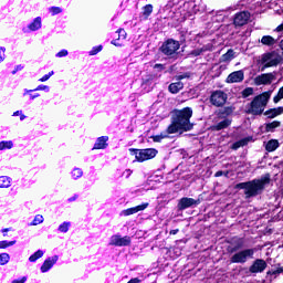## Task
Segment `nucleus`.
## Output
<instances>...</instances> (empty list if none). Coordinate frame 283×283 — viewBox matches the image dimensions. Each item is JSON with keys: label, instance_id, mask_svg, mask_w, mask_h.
Listing matches in <instances>:
<instances>
[{"label": "nucleus", "instance_id": "obj_1", "mask_svg": "<svg viewBox=\"0 0 283 283\" xmlns=\"http://www.w3.org/2000/svg\"><path fill=\"white\" fill-rule=\"evenodd\" d=\"M191 116H193V109L191 107L174 109L171 113V123L167 127L166 134L191 132L193 129V124H191Z\"/></svg>", "mask_w": 283, "mask_h": 283}, {"label": "nucleus", "instance_id": "obj_2", "mask_svg": "<svg viewBox=\"0 0 283 283\" xmlns=\"http://www.w3.org/2000/svg\"><path fill=\"white\" fill-rule=\"evenodd\" d=\"M271 182V175H265L260 179H253L247 182L237 184L235 189H243L245 198H255V196H260L266 185Z\"/></svg>", "mask_w": 283, "mask_h": 283}, {"label": "nucleus", "instance_id": "obj_3", "mask_svg": "<svg viewBox=\"0 0 283 283\" xmlns=\"http://www.w3.org/2000/svg\"><path fill=\"white\" fill-rule=\"evenodd\" d=\"M271 94H273V91H266L255 96L248 105V114H252L253 116H260L263 114L266 105L269 104V99L271 98Z\"/></svg>", "mask_w": 283, "mask_h": 283}, {"label": "nucleus", "instance_id": "obj_4", "mask_svg": "<svg viewBox=\"0 0 283 283\" xmlns=\"http://www.w3.org/2000/svg\"><path fill=\"white\" fill-rule=\"evenodd\" d=\"M255 255V249L250 248V249H243L240 250L239 252L234 253L230 262L232 264H247L249 260H253V256Z\"/></svg>", "mask_w": 283, "mask_h": 283}, {"label": "nucleus", "instance_id": "obj_5", "mask_svg": "<svg viewBox=\"0 0 283 283\" xmlns=\"http://www.w3.org/2000/svg\"><path fill=\"white\" fill-rule=\"evenodd\" d=\"M178 50H180V42L174 39H168L160 46V52L170 59L178 56Z\"/></svg>", "mask_w": 283, "mask_h": 283}, {"label": "nucleus", "instance_id": "obj_6", "mask_svg": "<svg viewBox=\"0 0 283 283\" xmlns=\"http://www.w3.org/2000/svg\"><path fill=\"white\" fill-rule=\"evenodd\" d=\"M130 154L135 156L138 163H145V160H151V158H156L158 150L156 148H146V149H136L130 148Z\"/></svg>", "mask_w": 283, "mask_h": 283}, {"label": "nucleus", "instance_id": "obj_7", "mask_svg": "<svg viewBox=\"0 0 283 283\" xmlns=\"http://www.w3.org/2000/svg\"><path fill=\"white\" fill-rule=\"evenodd\" d=\"M282 57L280 54L275 52L265 53L261 56V72H264L266 67H275V65H280Z\"/></svg>", "mask_w": 283, "mask_h": 283}, {"label": "nucleus", "instance_id": "obj_8", "mask_svg": "<svg viewBox=\"0 0 283 283\" xmlns=\"http://www.w3.org/2000/svg\"><path fill=\"white\" fill-rule=\"evenodd\" d=\"M129 244H132V237L129 235L120 237V234H114L111 237V247H129Z\"/></svg>", "mask_w": 283, "mask_h": 283}, {"label": "nucleus", "instance_id": "obj_9", "mask_svg": "<svg viewBox=\"0 0 283 283\" xmlns=\"http://www.w3.org/2000/svg\"><path fill=\"white\" fill-rule=\"evenodd\" d=\"M227 94L222 91H214L210 96V103L214 107H222L227 103Z\"/></svg>", "mask_w": 283, "mask_h": 283}, {"label": "nucleus", "instance_id": "obj_10", "mask_svg": "<svg viewBox=\"0 0 283 283\" xmlns=\"http://www.w3.org/2000/svg\"><path fill=\"white\" fill-rule=\"evenodd\" d=\"M277 78L275 73H263L254 78L255 85H271Z\"/></svg>", "mask_w": 283, "mask_h": 283}, {"label": "nucleus", "instance_id": "obj_11", "mask_svg": "<svg viewBox=\"0 0 283 283\" xmlns=\"http://www.w3.org/2000/svg\"><path fill=\"white\" fill-rule=\"evenodd\" d=\"M198 205H200V199L196 200L193 198L184 197L179 200L177 208L179 211H185V209L198 207Z\"/></svg>", "mask_w": 283, "mask_h": 283}, {"label": "nucleus", "instance_id": "obj_12", "mask_svg": "<svg viewBox=\"0 0 283 283\" xmlns=\"http://www.w3.org/2000/svg\"><path fill=\"white\" fill-rule=\"evenodd\" d=\"M251 19V13L249 11H241L234 15L233 23L238 28H242V25H247L249 20Z\"/></svg>", "mask_w": 283, "mask_h": 283}, {"label": "nucleus", "instance_id": "obj_13", "mask_svg": "<svg viewBox=\"0 0 283 283\" xmlns=\"http://www.w3.org/2000/svg\"><path fill=\"white\" fill-rule=\"evenodd\" d=\"M266 261H264L263 259H256L249 268V271L250 273H264V271H266Z\"/></svg>", "mask_w": 283, "mask_h": 283}, {"label": "nucleus", "instance_id": "obj_14", "mask_svg": "<svg viewBox=\"0 0 283 283\" xmlns=\"http://www.w3.org/2000/svg\"><path fill=\"white\" fill-rule=\"evenodd\" d=\"M244 81V71H235L228 75L226 83H242Z\"/></svg>", "mask_w": 283, "mask_h": 283}, {"label": "nucleus", "instance_id": "obj_15", "mask_svg": "<svg viewBox=\"0 0 283 283\" xmlns=\"http://www.w3.org/2000/svg\"><path fill=\"white\" fill-rule=\"evenodd\" d=\"M56 262H59V255L46 259L41 265V272L48 273V271H50V269H52V266H54Z\"/></svg>", "mask_w": 283, "mask_h": 283}, {"label": "nucleus", "instance_id": "obj_16", "mask_svg": "<svg viewBox=\"0 0 283 283\" xmlns=\"http://www.w3.org/2000/svg\"><path fill=\"white\" fill-rule=\"evenodd\" d=\"M148 207H149V203L145 202L139 206L123 210L122 213L123 216H134V213H138V211H145V209H147Z\"/></svg>", "mask_w": 283, "mask_h": 283}, {"label": "nucleus", "instance_id": "obj_17", "mask_svg": "<svg viewBox=\"0 0 283 283\" xmlns=\"http://www.w3.org/2000/svg\"><path fill=\"white\" fill-rule=\"evenodd\" d=\"M109 140L108 136L98 137L94 144L93 149H107V142Z\"/></svg>", "mask_w": 283, "mask_h": 283}, {"label": "nucleus", "instance_id": "obj_18", "mask_svg": "<svg viewBox=\"0 0 283 283\" xmlns=\"http://www.w3.org/2000/svg\"><path fill=\"white\" fill-rule=\"evenodd\" d=\"M281 114H283V106H279L276 108L268 109L264 113V116H266L268 118H276V116H281Z\"/></svg>", "mask_w": 283, "mask_h": 283}, {"label": "nucleus", "instance_id": "obj_19", "mask_svg": "<svg viewBox=\"0 0 283 283\" xmlns=\"http://www.w3.org/2000/svg\"><path fill=\"white\" fill-rule=\"evenodd\" d=\"M260 43H262V45H266L268 48H273V45L277 43V40L271 35H263Z\"/></svg>", "mask_w": 283, "mask_h": 283}, {"label": "nucleus", "instance_id": "obj_20", "mask_svg": "<svg viewBox=\"0 0 283 283\" xmlns=\"http://www.w3.org/2000/svg\"><path fill=\"white\" fill-rule=\"evenodd\" d=\"M184 87L185 84L182 82H175L168 86V92H170V94H178V92H180V90H184Z\"/></svg>", "mask_w": 283, "mask_h": 283}, {"label": "nucleus", "instance_id": "obj_21", "mask_svg": "<svg viewBox=\"0 0 283 283\" xmlns=\"http://www.w3.org/2000/svg\"><path fill=\"white\" fill-rule=\"evenodd\" d=\"M230 125H231L230 119H223L219 122L217 125L212 126V129H214V132H220L222 129H227V127H229Z\"/></svg>", "mask_w": 283, "mask_h": 283}, {"label": "nucleus", "instance_id": "obj_22", "mask_svg": "<svg viewBox=\"0 0 283 283\" xmlns=\"http://www.w3.org/2000/svg\"><path fill=\"white\" fill-rule=\"evenodd\" d=\"M277 147H280V142H277V139H271L265 144V149L270 153L275 151Z\"/></svg>", "mask_w": 283, "mask_h": 283}, {"label": "nucleus", "instance_id": "obj_23", "mask_svg": "<svg viewBox=\"0 0 283 283\" xmlns=\"http://www.w3.org/2000/svg\"><path fill=\"white\" fill-rule=\"evenodd\" d=\"M233 59H235V52L232 49H229L228 52L221 56L223 63L233 61Z\"/></svg>", "mask_w": 283, "mask_h": 283}, {"label": "nucleus", "instance_id": "obj_24", "mask_svg": "<svg viewBox=\"0 0 283 283\" xmlns=\"http://www.w3.org/2000/svg\"><path fill=\"white\" fill-rule=\"evenodd\" d=\"M29 30L35 32V30H41V17L35 18L30 24Z\"/></svg>", "mask_w": 283, "mask_h": 283}, {"label": "nucleus", "instance_id": "obj_25", "mask_svg": "<svg viewBox=\"0 0 283 283\" xmlns=\"http://www.w3.org/2000/svg\"><path fill=\"white\" fill-rule=\"evenodd\" d=\"M12 182V179L8 176L0 177V189H8Z\"/></svg>", "mask_w": 283, "mask_h": 283}, {"label": "nucleus", "instance_id": "obj_26", "mask_svg": "<svg viewBox=\"0 0 283 283\" xmlns=\"http://www.w3.org/2000/svg\"><path fill=\"white\" fill-rule=\"evenodd\" d=\"M280 125H282V123L274 120L272 123H268L265 124V132H275V129H277V127H280Z\"/></svg>", "mask_w": 283, "mask_h": 283}, {"label": "nucleus", "instance_id": "obj_27", "mask_svg": "<svg viewBox=\"0 0 283 283\" xmlns=\"http://www.w3.org/2000/svg\"><path fill=\"white\" fill-rule=\"evenodd\" d=\"M151 12H154V6L146 4L143 7V15L148 19L151 15Z\"/></svg>", "mask_w": 283, "mask_h": 283}, {"label": "nucleus", "instance_id": "obj_28", "mask_svg": "<svg viewBox=\"0 0 283 283\" xmlns=\"http://www.w3.org/2000/svg\"><path fill=\"white\" fill-rule=\"evenodd\" d=\"M209 50V48L207 46H202L200 49H195L190 52V56H200V54H202L203 52H207Z\"/></svg>", "mask_w": 283, "mask_h": 283}, {"label": "nucleus", "instance_id": "obj_29", "mask_svg": "<svg viewBox=\"0 0 283 283\" xmlns=\"http://www.w3.org/2000/svg\"><path fill=\"white\" fill-rule=\"evenodd\" d=\"M12 147H14L12 140L0 142V151H3V149H12Z\"/></svg>", "mask_w": 283, "mask_h": 283}, {"label": "nucleus", "instance_id": "obj_30", "mask_svg": "<svg viewBox=\"0 0 283 283\" xmlns=\"http://www.w3.org/2000/svg\"><path fill=\"white\" fill-rule=\"evenodd\" d=\"M10 262V254L1 253L0 254V266H6Z\"/></svg>", "mask_w": 283, "mask_h": 283}, {"label": "nucleus", "instance_id": "obj_31", "mask_svg": "<svg viewBox=\"0 0 283 283\" xmlns=\"http://www.w3.org/2000/svg\"><path fill=\"white\" fill-rule=\"evenodd\" d=\"M41 91L50 92V86H48V85H39V86H38L36 88H34V90L25 91L24 94H30V92H41Z\"/></svg>", "mask_w": 283, "mask_h": 283}, {"label": "nucleus", "instance_id": "obj_32", "mask_svg": "<svg viewBox=\"0 0 283 283\" xmlns=\"http://www.w3.org/2000/svg\"><path fill=\"white\" fill-rule=\"evenodd\" d=\"M83 176V170L81 168H74L72 171V178L78 180Z\"/></svg>", "mask_w": 283, "mask_h": 283}, {"label": "nucleus", "instance_id": "obj_33", "mask_svg": "<svg viewBox=\"0 0 283 283\" xmlns=\"http://www.w3.org/2000/svg\"><path fill=\"white\" fill-rule=\"evenodd\" d=\"M43 255V251L42 250H38L34 254H32L29 258V262H36V260H40V258Z\"/></svg>", "mask_w": 283, "mask_h": 283}, {"label": "nucleus", "instance_id": "obj_34", "mask_svg": "<svg viewBox=\"0 0 283 283\" xmlns=\"http://www.w3.org/2000/svg\"><path fill=\"white\" fill-rule=\"evenodd\" d=\"M43 220H44V219H43V216L36 214V216L34 217L33 221L31 222V227H36V226H39V224H42Z\"/></svg>", "mask_w": 283, "mask_h": 283}, {"label": "nucleus", "instance_id": "obj_35", "mask_svg": "<svg viewBox=\"0 0 283 283\" xmlns=\"http://www.w3.org/2000/svg\"><path fill=\"white\" fill-rule=\"evenodd\" d=\"M283 99V86L279 88L277 94L273 97V103L277 104Z\"/></svg>", "mask_w": 283, "mask_h": 283}, {"label": "nucleus", "instance_id": "obj_36", "mask_svg": "<svg viewBox=\"0 0 283 283\" xmlns=\"http://www.w3.org/2000/svg\"><path fill=\"white\" fill-rule=\"evenodd\" d=\"M17 241H0V249H8V247H14Z\"/></svg>", "mask_w": 283, "mask_h": 283}, {"label": "nucleus", "instance_id": "obj_37", "mask_svg": "<svg viewBox=\"0 0 283 283\" xmlns=\"http://www.w3.org/2000/svg\"><path fill=\"white\" fill-rule=\"evenodd\" d=\"M59 231H61V233H67V231H70V222H63L60 224Z\"/></svg>", "mask_w": 283, "mask_h": 283}, {"label": "nucleus", "instance_id": "obj_38", "mask_svg": "<svg viewBox=\"0 0 283 283\" xmlns=\"http://www.w3.org/2000/svg\"><path fill=\"white\" fill-rule=\"evenodd\" d=\"M243 98H249V96H253V87H247L242 91Z\"/></svg>", "mask_w": 283, "mask_h": 283}, {"label": "nucleus", "instance_id": "obj_39", "mask_svg": "<svg viewBox=\"0 0 283 283\" xmlns=\"http://www.w3.org/2000/svg\"><path fill=\"white\" fill-rule=\"evenodd\" d=\"M49 12L52 13V15H56V14H61V12H63V9H61L60 7H51L49 9Z\"/></svg>", "mask_w": 283, "mask_h": 283}, {"label": "nucleus", "instance_id": "obj_40", "mask_svg": "<svg viewBox=\"0 0 283 283\" xmlns=\"http://www.w3.org/2000/svg\"><path fill=\"white\" fill-rule=\"evenodd\" d=\"M167 137H168L167 134L155 135V136H153V140H154V143H160L163 139H165Z\"/></svg>", "mask_w": 283, "mask_h": 283}, {"label": "nucleus", "instance_id": "obj_41", "mask_svg": "<svg viewBox=\"0 0 283 283\" xmlns=\"http://www.w3.org/2000/svg\"><path fill=\"white\" fill-rule=\"evenodd\" d=\"M51 76H54V71H51L48 74L43 75L39 81L40 83H45V81H50Z\"/></svg>", "mask_w": 283, "mask_h": 283}, {"label": "nucleus", "instance_id": "obj_42", "mask_svg": "<svg viewBox=\"0 0 283 283\" xmlns=\"http://www.w3.org/2000/svg\"><path fill=\"white\" fill-rule=\"evenodd\" d=\"M101 50H103V45L94 46V48L90 51V55H91V56H94V55L98 54V52H101Z\"/></svg>", "mask_w": 283, "mask_h": 283}, {"label": "nucleus", "instance_id": "obj_43", "mask_svg": "<svg viewBox=\"0 0 283 283\" xmlns=\"http://www.w3.org/2000/svg\"><path fill=\"white\" fill-rule=\"evenodd\" d=\"M117 33H118V38H117L118 40L127 39V32L125 31V29H118Z\"/></svg>", "mask_w": 283, "mask_h": 283}, {"label": "nucleus", "instance_id": "obj_44", "mask_svg": "<svg viewBox=\"0 0 283 283\" xmlns=\"http://www.w3.org/2000/svg\"><path fill=\"white\" fill-rule=\"evenodd\" d=\"M6 61V48L0 46V63Z\"/></svg>", "mask_w": 283, "mask_h": 283}, {"label": "nucleus", "instance_id": "obj_45", "mask_svg": "<svg viewBox=\"0 0 283 283\" xmlns=\"http://www.w3.org/2000/svg\"><path fill=\"white\" fill-rule=\"evenodd\" d=\"M57 59H63V56H67V50L63 49L56 53Z\"/></svg>", "mask_w": 283, "mask_h": 283}, {"label": "nucleus", "instance_id": "obj_46", "mask_svg": "<svg viewBox=\"0 0 283 283\" xmlns=\"http://www.w3.org/2000/svg\"><path fill=\"white\" fill-rule=\"evenodd\" d=\"M28 282V277L23 276L21 279L13 280L11 283H25Z\"/></svg>", "mask_w": 283, "mask_h": 283}, {"label": "nucleus", "instance_id": "obj_47", "mask_svg": "<svg viewBox=\"0 0 283 283\" xmlns=\"http://www.w3.org/2000/svg\"><path fill=\"white\" fill-rule=\"evenodd\" d=\"M156 78V75H148L147 78L144 80L145 83H149V81H154Z\"/></svg>", "mask_w": 283, "mask_h": 283}, {"label": "nucleus", "instance_id": "obj_48", "mask_svg": "<svg viewBox=\"0 0 283 283\" xmlns=\"http://www.w3.org/2000/svg\"><path fill=\"white\" fill-rule=\"evenodd\" d=\"M243 244H244V243H243L242 241H240V242L238 243V245L232 249V251H238V249H242V245H243Z\"/></svg>", "mask_w": 283, "mask_h": 283}, {"label": "nucleus", "instance_id": "obj_49", "mask_svg": "<svg viewBox=\"0 0 283 283\" xmlns=\"http://www.w3.org/2000/svg\"><path fill=\"white\" fill-rule=\"evenodd\" d=\"M19 70H23V65L15 66V69L12 71V74H15L17 72H19Z\"/></svg>", "mask_w": 283, "mask_h": 283}, {"label": "nucleus", "instance_id": "obj_50", "mask_svg": "<svg viewBox=\"0 0 283 283\" xmlns=\"http://www.w3.org/2000/svg\"><path fill=\"white\" fill-rule=\"evenodd\" d=\"M216 178H220V176H224V171L219 170L214 174Z\"/></svg>", "mask_w": 283, "mask_h": 283}, {"label": "nucleus", "instance_id": "obj_51", "mask_svg": "<svg viewBox=\"0 0 283 283\" xmlns=\"http://www.w3.org/2000/svg\"><path fill=\"white\" fill-rule=\"evenodd\" d=\"M165 70V66L163 64H155V70Z\"/></svg>", "mask_w": 283, "mask_h": 283}, {"label": "nucleus", "instance_id": "obj_52", "mask_svg": "<svg viewBox=\"0 0 283 283\" xmlns=\"http://www.w3.org/2000/svg\"><path fill=\"white\" fill-rule=\"evenodd\" d=\"M111 43H112V45H115L116 48H120V44H118V43L116 42V40H113Z\"/></svg>", "mask_w": 283, "mask_h": 283}, {"label": "nucleus", "instance_id": "obj_53", "mask_svg": "<svg viewBox=\"0 0 283 283\" xmlns=\"http://www.w3.org/2000/svg\"><path fill=\"white\" fill-rule=\"evenodd\" d=\"M30 98L31 101H34V98H39V94H34V95L30 94Z\"/></svg>", "mask_w": 283, "mask_h": 283}, {"label": "nucleus", "instance_id": "obj_54", "mask_svg": "<svg viewBox=\"0 0 283 283\" xmlns=\"http://www.w3.org/2000/svg\"><path fill=\"white\" fill-rule=\"evenodd\" d=\"M178 229H175V230H170V235H176L178 233Z\"/></svg>", "mask_w": 283, "mask_h": 283}, {"label": "nucleus", "instance_id": "obj_55", "mask_svg": "<svg viewBox=\"0 0 283 283\" xmlns=\"http://www.w3.org/2000/svg\"><path fill=\"white\" fill-rule=\"evenodd\" d=\"M182 78H187V75H179V76L177 77L178 81H182Z\"/></svg>", "mask_w": 283, "mask_h": 283}, {"label": "nucleus", "instance_id": "obj_56", "mask_svg": "<svg viewBox=\"0 0 283 283\" xmlns=\"http://www.w3.org/2000/svg\"><path fill=\"white\" fill-rule=\"evenodd\" d=\"M231 149H238V142H235L232 146H231Z\"/></svg>", "mask_w": 283, "mask_h": 283}, {"label": "nucleus", "instance_id": "obj_57", "mask_svg": "<svg viewBox=\"0 0 283 283\" xmlns=\"http://www.w3.org/2000/svg\"><path fill=\"white\" fill-rule=\"evenodd\" d=\"M279 48L283 51V39L280 41Z\"/></svg>", "mask_w": 283, "mask_h": 283}, {"label": "nucleus", "instance_id": "obj_58", "mask_svg": "<svg viewBox=\"0 0 283 283\" xmlns=\"http://www.w3.org/2000/svg\"><path fill=\"white\" fill-rule=\"evenodd\" d=\"M76 198H77L76 196L73 197V198H70V199H69V202H73V200H76Z\"/></svg>", "mask_w": 283, "mask_h": 283}, {"label": "nucleus", "instance_id": "obj_59", "mask_svg": "<svg viewBox=\"0 0 283 283\" xmlns=\"http://www.w3.org/2000/svg\"><path fill=\"white\" fill-rule=\"evenodd\" d=\"M20 120H25V115H21Z\"/></svg>", "mask_w": 283, "mask_h": 283}, {"label": "nucleus", "instance_id": "obj_60", "mask_svg": "<svg viewBox=\"0 0 283 283\" xmlns=\"http://www.w3.org/2000/svg\"><path fill=\"white\" fill-rule=\"evenodd\" d=\"M223 176H226V178H229V171L223 172Z\"/></svg>", "mask_w": 283, "mask_h": 283}, {"label": "nucleus", "instance_id": "obj_61", "mask_svg": "<svg viewBox=\"0 0 283 283\" xmlns=\"http://www.w3.org/2000/svg\"><path fill=\"white\" fill-rule=\"evenodd\" d=\"M19 114H20V112L17 111V112L13 113V116H19Z\"/></svg>", "mask_w": 283, "mask_h": 283}, {"label": "nucleus", "instance_id": "obj_62", "mask_svg": "<svg viewBox=\"0 0 283 283\" xmlns=\"http://www.w3.org/2000/svg\"><path fill=\"white\" fill-rule=\"evenodd\" d=\"M7 231H9V229H8V228L2 229V233H7Z\"/></svg>", "mask_w": 283, "mask_h": 283}, {"label": "nucleus", "instance_id": "obj_63", "mask_svg": "<svg viewBox=\"0 0 283 283\" xmlns=\"http://www.w3.org/2000/svg\"><path fill=\"white\" fill-rule=\"evenodd\" d=\"M276 273H283V269L276 270Z\"/></svg>", "mask_w": 283, "mask_h": 283}, {"label": "nucleus", "instance_id": "obj_64", "mask_svg": "<svg viewBox=\"0 0 283 283\" xmlns=\"http://www.w3.org/2000/svg\"><path fill=\"white\" fill-rule=\"evenodd\" d=\"M127 171V176H132V170H126Z\"/></svg>", "mask_w": 283, "mask_h": 283}]
</instances>
